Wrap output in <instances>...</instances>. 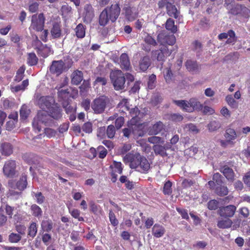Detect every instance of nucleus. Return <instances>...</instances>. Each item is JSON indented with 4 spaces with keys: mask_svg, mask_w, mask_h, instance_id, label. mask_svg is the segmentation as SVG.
I'll list each match as a JSON object with an SVG mask.
<instances>
[{
    "mask_svg": "<svg viewBox=\"0 0 250 250\" xmlns=\"http://www.w3.org/2000/svg\"><path fill=\"white\" fill-rule=\"evenodd\" d=\"M71 78L73 84L79 85L83 80V73L78 70H75L72 73Z\"/></svg>",
    "mask_w": 250,
    "mask_h": 250,
    "instance_id": "obj_26",
    "label": "nucleus"
},
{
    "mask_svg": "<svg viewBox=\"0 0 250 250\" xmlns=\"http://www.w3.org/2000/svg\"><path fill=\"white\" fill-rule=\"evenodd\" d=\"M92 124L90 122L85 123L82 126V130L85 133H90L92 132Z\"/></svg>",
    "mask_w": 250,
    "mask_h": 250,
    "instance_id": "obj_55",
    "label": "nucleus"
},
{
    "mask_svg": "<svg viewBox=\"0 0 250 250\" xmlns=\"http://www.w3.org/2000/svg\"><path fill=\"white\" fill-rule=\"evenodd\" d=\"M156 82V76L155 74H151L149 76L147 82V87L149 89H153L155 87Z\"/></svg>",
    "mask_w": 250,
    "mask_h": 250,
    "instance_id": "obj_50",
    "label": "nucleus"
},
{
    "mask_svg": "<svg viewBox=\"0 0 250 250\" xmlns=\"http://www.w3.org/2000/svg\"><path fill=\"white\" fill-rule=\"evenodd\" d=\"M115 134V127L113 125H109L107 126L106 129V134L109 138H113Z\"/></svg>",
    "mask_w": 250,
    "mask_h": 250,
    "instance_id": "obj_59",
    "label": "nucleus"
},
{
    "mask_svg": "<svg viewBox=\"0 0 250 250\" xmlns=\"http://www.w3.org/2000/svg\"><path fill=\"white\" fill-rule=\"evenodd\" d=\"M25 70V67L24 65L21 66L16 72V75L14 78V81L17 82L21 81L24 76V72Z\"/></svg>",
    "mask_w": 250,
    "mask_h": 250,
    "instance_id": "obj_41",
    "label": "nucleus"
},
{
    "mask_svg": "<svg viewBox=\"0 0 250 250\" xmlns=\"http://www.w3.org/2000/svg\"><path fill=\"white\" fill-rule=\"evenodd\" d=\"M221 126V124L219 121H211L208 125V127L210 131H214L220 128Z\"/></svg>",
    "mask_w": 250,
    "mask_h": 250,
    "instance_id": "obj_45",
    "label": "nucleus"
},
{
    "mask_svg": "<svg viewBox=\"0 0 250 250\" xmlns=\"http://www.w3.org/2000/svg\"><path fill=\"white\" fill-rule=\"evenodd\" d=\"M45 18L43 13L34 14L31 17V23L29 28L30 31H42L44 26Z\"/></svg>",
    "mask_w": 250,
    "mask_h": 250,
    "instance_id": "obj_6",
    "label": "nucleus"
},
{
    "mask_svg": "<svg viewBox=\"0 0 250 250\" xmlns=\"http://www.w3.org/2000/svg\"><path fill=\"white\" fill-rule=\"evenodd\" d=\"M121 13V7L119 3L112 4L107 6L100 13L99 18V24L103 27L107 25L110 21L114 23L118 19Z\"/></svg>",
    "mask_w": 250,
    "mask_h": 250,
    "instance_id": "obj_1",
    "label": "nucleus"
},
{
    "mask_svg": "<svg viewBox=\"0 0 250 250\" xmlns=\"http://www.w3.org/2000/svg\"><path fill=\"white\" fill-rule=\"evenodd\" d=\"M14 147L10 143L3 142L0 144V152L2 155L9 156L13 152Z\"/></svg>",
    "mask_w": 250,
    "mask_h": 250,
    "instance_id": "obj_20",
    "label": "nucleus"
},
{
    "mask_svg": "<svg viewBox=\"0 0 250 250\" xmlns=\"http://www.w3.org/2000/svg\"><path fill=\"white\" fill-rule=\"evenodd\" d=\"M218 202L216 200H210L208 203V208L209 210H215L218 208Z\"/></svg>",
    "mask_w": 250,
    "mask_h": 250,
    "instance_id": "obj_61",
    "label": "nucleus"
},
{
    "mask_svg": "<svg viewBox=\"0 0 250 250\" xmlns=\"http://www.w3.org/2000/svg\"><path fill=\"white\" fill-rule=\"evenodd\" d=\"M9 187L11 188L9 189V192L11 195H16L19 194L21 192L15 191L12 189H18L20 191L24 190L27 186V174L23 173L21 174L20 180L17 182L16 186H14V182L12 180L9 181L8 183Z\"/></svg>",
    "mask_w": 250,
    "mask_h": 250,
    "instance_id": "obj_7",
    "label": "nucleus"
},
{
    "mask_svg": "<svg viewBox=\"0 0 250 250\" xmlns=\"http://www.w3.org/2000/svg\"><path fill=\"white\" fill-rule=\"evenodd\" d=\"M185 128H187L188 131L194 133H197L199 131L197 126L192 123L186 125Z\"/></svg>",
    "mask_w": 250,
    "mask_h": 250,
    "instance_id": "obj_64",
    "label": "nucleus"
},
{
    "mask_svg": "<svg viewBox=\"0 0 250 250\" xmlns=\"http://www.w3.org/2000/svg\"><path fill=\"white\" fill-rule=\"evenodd\" d=\"M51 118L49 114L44 111L39 112L32 122L33 127L38 131H40L41 130V124H42L48 126L52 123L53 120Z\"/></svg>",
    "mask_w": 250,
    "mask_h": 250,
    "instance_id": "obj_3",
    "label": "nucleus"
},
{
    "mask_svg": "<svg viewBox=\"0 0 250 250\" xmlns=\"http://www.w3.org/2000/svg\"><path fill=\"white\" fill-rule=\"evenodd\" d=\"M185 65L187 70L189 72L197 71L199 67L197 62L191 60H187L186 62Z\"/></svg>",
    "mask_w": 250,
    "mask_h": 250,
    "instance_id": "obj_34",
    "label": "nucleus"
},
{
    "mask_svg": "<svg viewBox=\"0 0 250 250\" xmlns=\"http://www.w3.org/2000/svg\"><path fill=\"white\" fill-rule=\"evenodd\" d=\"M173 103L178 106L182 111L186 112H192L193 108L191 104L190 99L186 100H173Z\"/></svg>",
    "mask_w": 250,
    "mask_h": 250,
    "instance_id": "obj_18",
    "label": "nucleus"
},
{
    "mask_svg": "<svg viewBox=\"0 0 250 250\" xmlns=\"http://www.w3.org/2000/svg\"><path fill=\"white\" fill-rule=\"evenodd\" d=\"M229 12L232 15H239L245 18L249 17L250 14V10L248 8L244 5L238 4L232 6Z\"/></svg>",
    "mask_w": 250,
    "mask_h": 250,
    "instance_id": "obj_13",
    "label": "nucleus"
},
{
    "mask_svg": "<svg viewBox=\"0 0 250 250\" xmlns=\"http://www.w3.org/2000/svg\"><path fill=\"white\" fill-rule=\"evenodd\" d=\"M110 78L116 90L124 88L125 78L121 70H117L112 72L110 73Z\"/></svg>",
    "mask_w": 250,
    "mask_h": 250,
    "instance_id": "obj_4",
    "label": "nucleus"
},
{
    "mask_svg": "<svg viewBox=\"0 0 250 250\" xmlns=\"http://www.w3.org/2000/svg\"><path fill=\"white\" fill-rule=\"evenodd\" d=\"M225 219H221L218 221L217 226L220 229H227L230 228L232 222L229 218H225Z\"/></svg>",
    "mask_w": 250,
    "mask_h": 250,
    "instance_id": "obj_36",
    "label": "nucleus"
},
{
    "mask_svg": "<svg viewBox=\"0 0 250 250\" xmlns=\"http://www.w3.org/2000/svg\"><path fill=\"white\" fill-rule=\"evenodd\" d=\"M69 213L73 218L77 219L79 221H84V218L80 216L81 212L79 209L74 208L71 210H69Z\"/></svg>",
    "mask_w": 250,
    "mask_h": 250,
    "instance_id": "obj_52",
    "label": "nucleus"
},
{
    "mask_svg": "<svg viewBox=\"0 0 250 250\" xmlns=\"http://www.w3.org/2000/svg\"><path fill=\"white\" fill-rule=\"evenodd\" d=\"M76 35L78 38L82 39L85 35V28L82 23H79L75 29Z\"/></svg>",
    "mask_w": 250,
    "mask_h": 250,
    "instance_id": "obj_38",
    "label": "nucleus"
},
{
    "mask_svg": "<svg viewBox=\"0 0 250 250\" xmlns=\"http://www.w3.org/2000/svg\"><path fill=\"white\" fill-rule=\"evenodd\" d=\"M40 42L42 44V46L37 48V52L42 57L46 58L50 54L51 51V48L46 45H43L41 42Z\"/></svg>",
    "mask_w": 250,
    "mask_h": 250,
    "instance_id": "obj_32",
    "label": "nucleus"
},
{
    "mask_svg": "<svg viewBox=\"0 0 250 250\" xmlns=\"http://www.w3.org/2000/svg\"><path fill=\"white\" fill-rule=\"evenodd\" d=\"M171 52L169 51L167 46L161 47L159 50H153L151 52L152 57L158 61L164 62L165 55H169Z\"/></svg>",
    "mask_w": 250,
    "mask_h": 250,
    "instance_id": "obj_14",
    "label": "nucleus"
},
{
    "mask_svg": "<svg viewBox=\"0 0 250 250\" xmlns=\"http://www.w3.org/2000/svg\"><path fill=\"white\" fill-rule=\"evenodd\" d=\"M167 119L173 122H180L183 121L184 117L179 113H170L167 115Z\"/></svg>",
    "mask_w": 250,
    "mask_h": 250,
    "instance_id": "obj_43",
    "label": "nucleus"
},
{
    "mask_svg": "<svg viewBox=\"0 0 250 250\" xmlns=\"http://www.w3.org/2000/svg\"><path fill=\"white\" fill-rule=\"evenodd\" d=\"M172 183L167 181L165 183L163 188V193L165 195H169L172 193Z\"/></svg>",
    "mask_w": 250,
    "mask_h": 250,
    "instance_id": "obj_53",
    "label": "nucleus"
},
{
    "mask_svg": "<svg viewBox=\"0 0 250 250\" xmlns=\"http://www.w3.org/2000/svg\"><path fill=\"white\" fill-rule=\"evenodd\" d=\"M123 10L125 12V17L128 21H134L138 16V13L136 12H134L132 8L129 5L125 6Z\"/></svg>",
    "mask_w": 250,
    "mask_h": 250,
    "instance_id": "obj_25",
    "label": "nucleus"
},
{
    "mask_svg": "<svg viewBox=\"0 0 250 250\" xmlns=\"http://www.w3.org/2000/svg\"><path fill=\"white\" fill-rule=\"evenodd\" d=\"M70 92L68 89H62L58 91V96L60 100H66L70 97Z\"/></svg>",
    "mask_w": 250,
    "mask_h": 250,
    "instance_id": "obj_44",
    "label": "nucleus"
},
{
    "mask_svg": "<svg viewBox=\"0 0 250 250\" xmlns=\"http://www.w3.org/2000/svg\"><path fill=\"white\" fill-rule=\"evenodd\" d=\"M47 112L50 117L55 120H59L62 117V109L55 104Z\"/></svg>",
    "mask_w": 250,
    "mask_h": 250,
    "instance_id": "obj_21",
    "label": "nucleus"
},
{
    "mask_svg": "<svg viewBox=\"0 0 250 250\" xmlns=\"http://www.w3.org/2000/svg\"><path fill=\"white\" fill-rule=\"evenodd\" d=\"M176 210L179 214H181L182 218L185 219L187 220H189V218L188 215V210L187 209L177 208Z\"/></svg>",
    "mask_w": 250,
    "mask_h": 250,
    "instance_id": "obj_63",
    "label": "nucleus"
},
{
    "mask_svg": "<svg viewBox=\"0 0 250 250\" xmlns=\"http://www.w3.org/2000/svg\"><path fill=\"white\" fill-rule=\"evenodd\" d=\"M84 9L85 12V18L92 19L94 15V11L92 5L90 4H86L84 6Z\"/></svg>",
    "mask_w": 250,
    "mask_h": 250,
    "instance_id": "obj_48",
    "label": "nucleus"
},
{
    "mask_svg": "<svg viewBox=\"0 0 250 250\" xmlns=\"http://www.w3.org/2000/svg\"><path fill=\"white\" fill-rule=\"evenodd\" d=\"M144 43L142 44V49L146 52H149L151 48L157 45L156 40L150 35H147L144 38Z\"/></svg>",
    "mask_w": 250,
    "mask_h": 250,
    "instance_id": "obj_19",
    "label": "nucleus"
},
{
    "mask_svg": "<svg viewBox=\"0 0 250 250\" xmlns=\"http://www.w3.org/2000/svg\"><path fill=\"white\" fill-rule=\"evenodd\" d=\"M199 26L204 30L208 29L210 26L209 20L206 18H203L200 20Z\"/></svg>",
    "mask_w": 250,
    "mask_h": 250,
    "instance_id": "obj_57",
    "label": "nucleus"
},
{
    "mask_svg": "<svg viewBox=\"0 0 250 250\" xmlns=\"http://www.w3.org/2000/svg\"><path fill=\"white\" fill-rule=\"evenodd\" d=\"M167 14L170 17H173L175 19L178 18L180 12L177 10V8L174 5L171 3H167Z\"/></svg>",
    "mask_w": 250,
    "mask_h": 250,
    "instance_id": "obj_31",
    "label": "nucleus"
},
{
    "mask_svg": "<svg viewBox=\"0 0 250 250\" xmlns=\"http://www.w3.org/2000/svg\"><path fill=\"white\" fill-rule=\"evenodd\" d=\"M38 62V58L35 53H29L28 54L27 63L29 66L36 65Z\"/></svg>",
    "mask_w": 250,
    "mask_h": 250,
    "instance_id": "obj_39",
    "label": "nucleus"
},
{
    "mask_svg": "<svg viewBox=\"0 0 250 250\" xmlns=\"http://www.w3.org/2000/svg\"><path fill=\"white\" fill-rule=\"evenodd\" d=\"M42 227L47 232H49L53 228V223L51 220L43 221L42 223Z\"/></svg>",
    "mask_w": 250,
    "mask_h": 250,
    "instance_id": "obj_54",
    "label": "nucleus"
},
{
    "mask_svg": "<svg viewBox=\"0 0 250 250\" xmlns=\"http://www.w3.org/2000/svg\"><path fill=\"white\" fill-rule=\"evenodd\" d=\"M33 158L34 156L32 154L25 153L22 156L23 160L29 164H32L34 163Z\"/></svg>",
    "mask_w": 250,
    "mask_h": 250,
    "instance_id": "obj_60",
    "label": "nucleus"
},
{
    "mask_svg": "<svg viewBox=\"0 0 250 250\" xmlns=\"http://www.w3.org/2000/svg\"><path fill=\"white\" fill-rule=\"evenodd\" d=\"M167 147H165L160 145H155L153 146V150L156 155H160L162 157L167 156Z\"/></svg>",
    "mask_w": 250,
    "mask_h": 250,
    "instance_id": "obj_29",
    "label": "nucleus"
},
{
    "mask_svg": "<svg viewBox=\"0 0 250 250\" xmlns=\"http://www.w3.org/2000/svg\"><path fill=\"white\" fill-rule=\"evenodd\" d=\"M215 192L216 194L220 196H224L228 195L229 193V189L227 186L225 185H221L215 188Z\"/></svg>",
    "mask_w": 250,
    "mask_h": 250,
    "instance_id": "obj_40",
    "label": "nucleus"
},
{
    "mask_svg": "<svg viewBox=\"0 0 250 250\" xmlns=\"http://www.w3.org/2000/svg\"><path fill=\"white\" fill-rule=\"evenodd\" d=\"M30 110L25 105H22L20 109V115L22 120H26L30 113Z\"/></svg>",
    "mask_w": 250,
    "mask_h": 250,
    "instance_id": "obj_46",
    "label": "nucleus"
},
{
    "mask_svg": "<svg viewBox=\"0 0 250 250\" xmlns=\"http://www.w3.org/2000/svg\"><path fill=\"white\" fill-rule=\"evenodd\" d=\"M139 171L142 173H147L150 168V164L146 157H143L141 158L138 164Z\"/></svg>",
    "mask_w": 250,
    "mask_h": 250,
    "instance_id": "obj_30",
    "label": "nucleus"
},
{
    "mask_svg": "<svg viewBox=\"0 0 250 250\" xmlns=\"http://www.w3.org/2000/svg\"><path fill=\"white\" fill-rule=\"evenodd\" d=\"M220 171L223 174L227 180L230 183H233L235 178V174L233 170L228 165H223L220 167Z\"/></svg>",
    "mask_w": 250,
    "mask_h": 250,
    "instance_id": "obj_15",
    "label": "nucleus"
},
{
    "mask_svg": "<svg viewBox=\"0 0 250 250\" xmlns=\"http://www.w3.org/2000/svg\"><path fill=\"white\" fill-rule=\"evenodd\" d=\"M226 43L227 44H234L237 41V37L235 35L234 31L231 29L229 30L227 33H222L219 34L218 38L220 40L227 39Z\"/></svg>",
    "mask_w": 250,
    "mask_h": 250,
    "instance_id": "obj_17",
    "label": "nucleus"
},
{
    "mask_svg": "<svg viewBox=\"0 0 250 250\" xmlns=\"http://www.w3.org/2000/svg\"><path fill=\"white\" fill-rule=\"evenodd\" d=\"M17 166V162L15 160L10 159L6 161L2 168L4 175L9 178L17 177L18 175Z\"/></svg>",
    "mask_w": 250,
    "mask_h": 250,
    "instance_id": "obj_5",
    "label": "nucleus"
},
{
    "mask_svg": "<svg viewBox=\"0 0 250 250\" xmlns=\"http://www.w3.org/2000/svg\"><path fill=\"white\" fill-rule=\"evenodd\" d=\"M157 41L163 46L166 45H172L176 42V39L173 35H167L165 33H161L157 36Z\"/></svg>",
    "mask_w": 250,
    "mask_h": 250,
    "instance_id": "obj_11",
    "label": "nucleus"
},
{
    "mask_svg": "<svg viewBox=\"0 0 250 250\" xmlns=\"http://www.w3.org/2000/svg\"><path fill=\"white\" fill-rule=\"evenodd\" d=\"M191 104L194 110H201L203 109V105L196 99H190Z\"/></svg>",
    "mask_w": 250,
    "mask_h": 250,
    "instance_id": "obj_51",
    "label": "nucleus"
},
{
    "mask_svg": "<svg viewBox=\"0 0 250 250\" xmlns=\"http://www.w3.org/2000/svg\"><path fill=\"white\" fill-rule=\"evenodd\" d=\"M30 209L33 216L38 218L42 216V211L41 208L36 204L31 205Z\"/></svg>",
    "mask_w": 250,
    "mask_h": 250,
    "instance_id": "obj_42",
    "label": "nucleus"
},
{
    "mask_svg": "<svg viewBox=\"0 0 250 250\" xmlns=\"http://www.w3.org/2000/svg\"><path fill=\"white\" fill-rule=\"evenodd\" d=\"M97 151L99 152L98 156L101 159L105 158L107 154V150L102 146L97 147Z\"/></svg>",
    "mask_w": 250,
    "mask_h": 250,
    "instance_id": "obj_58",
    "label": "nucleus"
},
{
    "mask_svg": "<svg viewBox=\"0 0 250 250\" xmlns=\"http://www.w3.org/2000/svg\"><path fill=\"white\" fill-rule=\"evenodd\" d=\"M151 64V60L148 56L141 58L139 62V68L143 72L146 71Z\"/></svg>",
    "mask_w": 250,
    "mask_h": 250,
    "instance_id": "obj_28",
    "label": "nucleus"
},
{
    "mask_svg": "<svg viewBox=\"0 0 250 250\" xmlns=\"http://www.w3.org/2000/svg\"><path fill=\"white\" fill-rule=\"evenodd\" d=\"M50 33L53 39H58L62 36L61 25L60 23L55 22L52 24Z\"/></svg>",
    "mask_w": 250,
    "mask_h": 250,
    "instance_id": "obj_23",
    "label": "nucleus"
},
{
    "mask_svg": "<svg viewBox=\"0 0 250 250\" xmlns=\"http://www.w3.org/2000/svg\"><path fill=\"white\" fill-rule=\"evenodd\" d=\"M34 196L36 198L37 203L39 204H42L44 202L45 197L41 192H38L34 193Z\"/></svg>",
    "mask_w": 250,
    "mask_h": 250,
    "instance_id": "obj_62",
    "label": "nucleus"
},
{
    "mask_svg": "<svg viewBox=\"0 0 250 250\" xmlns=\"http://www.w3.org/2000/svg\"><path fill=\"white\" fill-rule=\"evenodd\" d=\"M132 134L135 137H138L143 135V131L142 130V125H132L131 126Z\"/></svg>",
    "mask_w": 250,
    "mask_h": 250,
    "instance_id": "obj_37",
    "label": "nucleus"
},
{
    "mask_svg": "<svg viewBox=\"0 0 250 250\" xmlns=\"http://www.w3.org/2000/svg\"><path fill=\"white\" fill-rule=\"evenodd\" d=\"M64 60L53 61L49 67L50 72L57 76L60 75L65 69H68L73 64V61L69 56L64 57Z\"/></svg>",
    "mask_w": 250,
    "mask_h": 250,
    "instance_id": "obj_2",
    "label": "nucleus"
},
{
    "mask_svg": "<svg viewBox=\"0 0 250 250\" xmlns=\"http://www.w3.org/2000/svg\"><path fill=\"white\" fill-rule=\"evenodd\" d=\"M21 239V236L17 233H11L9 235V241L11 243H18L19 242Z\"/></svg>",
    "mask_w": 250,
    "mask_h": 250,
    "instance_id": "obj_56",
    "label": "nucleus"
},
{
    "mask_svg": "<svg viewBox=\"0 0 250 250\" xmlns=\"http://www.w3.org/2000/svg\"><path fill=\"white\" fill-rule=\"evenodd\" d=\"M143 157L139 153H128L123 158V161L126 164H128L131 168L136 169L138 168L139 161Z\"/></svg>",
    "mask_w": 250,
    "mask_h": 250,
    "instance_id": "obj_8",
    "label": "nucleus"
},
{
    "mask_svg": "<svg viewBox=\"0 0 250 250\" xmlns=\"http://www.w3.org/2000/svg\"><path fill=\"white\" fill-rule=\"evenodd\" d=\"M106 105V99L102 96L96 98L93 101L91 104V107L95 113L100 114L104 111Z\"/></svg>",
    "mask_w": 250,
    "mask_h": 250,
    "instance_id": "obj_10",
    "label": "nucleus"
},
{
    "mask_svg": "<svg viewBox=\"0 0 250 250\" xmlns=\"http://www.w3.org/2000/svg\"><path fill=\"white\" fill-rule=\"evenodd\" d=\"M226 101L231 108H237L238 107V104L237 102L231 95H227L226 97Z\"/></svg>",
    "mask_w": 250,
    "mask_h": 250,
    "instance_id": "obj_49",
    "label": "nucleus"
},
{
    "mask_svg": "<svg viewBox=\"0 0 250 250\" xmlns=\"http://www.w3.org/2000/svg\"><path fill=\"white\" fill-rule=\"evenodd\" d=\"M37 230L38 229L36 223L32 222L28 228V235L30 237L34 238L37 234Z\"/></svg>",
    "mask_w": 250,
    "mask_h": 250,
    "instance_id": "obj_47",
    "label": "nucleus"
},
{
    "mask_svg": "<svg viewBox=\"0 0 250 250\" xmlns=\"http://www.w3.org/2000/svg\"><path fill=\"white\" fill-rule=\"evenodd\" d=\"M236 210V207L232 205L221 207L218 211V214L224 218H229L233 217Z\"/></svg>",
    "mask_w": 250,
    "mask_h": 250,
    "instance_id": "obj_12",
    "label": "nucleus"
},
{
    "mask_svg": "<svg viewBox=\"0 0 250 250\" xmlns=\"http://www.w3.org/2000/svg\"><path fill=\"white\" fill-rule=\"evenodd\" d=\"M120 64L122 69L129 70L131 67L129 57L126 53H122L120 57Z\"/></svg>",
    "mask_w": 250,
    "mask_h": 250,
    "instance_id": "obj_22",
    "label": "nucleus"
},
{
    "mask_svg": "<svg viewBox=\"0 0 250 250\" xmlns=\"http://www.w3.org/2000/svg\"><path fill=\"white\" fill-rule=\"evenodd\" d=\"M224 136L228 143H233L237 138V134L235 130L231 128L228 127L226 129Z\"/></svg>",
    "mask_w": 250,
    "mask_h": 250,
    "instance_id": "obj_27",
    "label": "nucleus"
},
{
    "mask_svg": "<svg viewBox=\"0 0 250 250\" xmlns=\"http://www.w3.org/2000/svg\"><path fill=\"white\" fill-rule=\"evenodd\" d=\"M165 232V228L159 224H155L152 228V234L156 238L162 237Z\"/></svg>",
    "mask_w": 250,
    "mask_h": 250,
    "instance_id": "obj_24",
    "label": "nucleus"
},
{
    "mask_svg": "<svg viewBox=\"0 0 250 250\" xmlns=\"http://www.w3.org/2000/svg\"><path fill=\"white\" fill-rule=\"evenodd\" d=\"M55 100L51 96H43L38 100L39 107L44 111H47L55 104Z\"/></svg>",
    "mask_w": 250,
    "mask_h": 250,
    "instance_id": "obj_9",
    "label": "nucleus"
},
{
    "mask_svg": "<svg viewBox=\"0 0 250 250\" xmlns=\"http://www.w3.org/2000/svg\"><path fill=\"white\" fill-rule=\"evenodd\" d=\"M165 27L167 30L173 34L176 33L177 31V27L175 25L174 21L171 18H169L167 20L165 23Z\"/></svg>",
    "mask_w": 250,
    "mask_h": 250,
    "instance_id": "obj_33",
    "label": "nucleus"
},
{
    "mask_svg": "<svg viewBox=\"0 0 250 250\" xmlns=\"http://www.w3.org/2000/svg\"><path fill=\"white\" fill-rule=\"evenodd\" d=\"M164 77L167 83H169L174 80L173 74L170 67H167L163 71Z\"/></svg>",
    "mask_w": 250,
    "mask_h": 250,
    "instance_id": "obj_35",
    "label": "nucleus"
},
{
    "mask_svg": "<svg viewBox=\"0 0 250 250\" xmlns=\"http://www.w3.org/2000/svg\"><path fill=\"white\" fill-rule=\"evenodd\" d=\"M165 130V125L161 121L157 122L150 126L148 128V134L149 135H156Z\"/></svg>",
    "mask_w": 250,
    "mask_h": 250,
    "instance_id": "obj_16",
    "label": "nucleus"
}]
</instances>
